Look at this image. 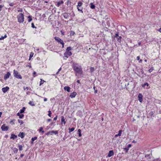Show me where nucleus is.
Returning <instances> with one entry per match:
<instances>
[{"label":"nucleus","instance_id":"69168bd1","mask_svg":"<svg viewBox=\"0 0 161 161\" xmlns=\"http://www.w3.org/2000/svg\"><path fill=\"white\" fill-rule=\"evenodd\" d=\"M32 57V55H31V54L30 55V58H31V57Z\"/></svg>","mask_w":161,"mask_h":161},{"label":"nucleus","instance_id":"a19ab883","mask_svg":"<svg viewBox=\"0 0 161 161\" xmlns=\"http://www.w3.org/2000/svg\"><path fill=\"white\" fill-rule=\"evenodd\" d=\"M18 12H22L23 10L21 8H19L18 10H17Z\"/></svg>","mask_w":161,"mask_h":161},{"label":"nucleus","instance_id":"cd10ccee","mask_svg":"<svg viewBox=\"0 0 161 161\" xmlns=\"http://www.w3.org/2000/svg\"><path fill=\"white\" fill-rule=\"evenodd\" d=\"M94 71V67H91L90 68V72L91 73L93 72Z\"/></svg>","mask_w":161,"mask_h":161},{"label":"nucleus","instance_id":"9d476101","mask_svg":"<svg viewBox=\"0 0 161 161\" xmlns=\"http://www.w3.org/2000/svg\"><path fill=\"white\" fill-rule=\"evenodd\" d=\"M114 155V153L113 151V150H111L108 153V156L110 157Z\"/></svg>","mask_w":161,"mask_h":161},{"label":"nucleus","instance_id":"b1692460","mask_svg":"<svg viewBox=\"0 0 161 161\" xmlns=\"http://www.w3.org/2000/svg\"><path fill=\"white\" fill-rule=\"evenodd\" d=\"M29 104L32 106H35V104L32 101H30L29 102Z\"/></svg>","mask_w":161,"mask_h":161},{"label":"nucleus","instance_id":"13d9d810","mask_svg":"<svg viewBox=\"0 0 161 161\" xmlns=\"http://www.w3.org/2000/svg\"><path fill=\"white\" fill-rule=\"evenodd\" d=\"M118 136H119V134H116V135H115V137H118Z\"/></svg>","mask_w":161,"mask_h":161},{"label":"nucleus","instance_id":"393cba45","mask_svg":"<svg viewBox=\"0 0 161 161\" xmlns=\"http://www.w3.org/2000/svg\"><path fill=\"white\" fill-rule=\"evenodd\" d=\"M74 129H75L73 127H72L71 128H69V132L70 133V132H71L72 131H74Z\"/></svg>","mask_w":161,"mask_h":161},{"label":"nucleus","instance_id":"0e129e2a","mask_svg":"<svg viewBox=\"0 0 161 161\" xmlns=\"http://www.w3.org/2000/svg\"><path fill=\"white\" fill-rule=\"evenodd\" d=\"M24 156V155L23 154H21L20 155V157H23V156Z\"/></svg>","mask_w":161,"mask_h":161},{"label":"nucleus","instance_id":"473e14b6","mask_svg":"<svg viewBox=\"0 0 161 161\" xmlns=\"http://www.w3.org/2000/svg\"><path fill=\"white\" fill-rule=\"evenodd\" d=\"M7 37V36L6 35H5L4 36H1L0 38V40H3V39L4 38H6Z\"/></svg>","mask_w":161,"mask_h":161},{"label":"nucleus","instance_id":"c85d7f7f","mask_svg":"<svg viewBox=\"0 0 161 161\" xmlns=\"http://www.w3.org/2000/svg\"><path fill=\"white\" fill-rule=\"evenodd\" d=\"M18 147H19V149L20 151H22L23 150V149H22L23 147L21 145H19Z\"/></svg>","mask_w":161,"mask_h":161},{"label":"nucleus","instance_id":"864d4df0","mask_svg":"<svg viewBox=\"0 0 161 161\" xmlns=\"http://www.w3.org/2000/svg\"><path fill=\"white\" fill-rule=\"evenodd\" d=\"M46 135L47 136L50 135V131L48 132L47 134H46Z\"/></svg>","mask_w":161,"mask_h":161},{"label":"nucleus","instance_id":"f8f14e48","mask_svg":"<svg viewBox=\"0 0 161 161\" xmlns=\"http://www.w3.org/2000/svg\"><path fill=\"white\" fill-rule=\"evenodd\" d=\"M24 135H25V134L23 132H20L19 133V134L18 135V136L19 137H20L22 138H23L24 137Z\"/></svg>","mask_w":161,"mask_h":161},{"label":"nucleus","instance_id":"f03ea898","mask_svg":"<svg viewBox=\"0 0 161 161\" xmlns=\"http://www.w3.org/2000/svg\"><path fill=\"white\" fill-rule=\"evenodd\" d=\"M14 76L18 79H21V76L19 73L18 72L15 70H14Z\"/></svg>","mask_w":161,"mask_h":161},{"label":"nucleus","instance_id":"2f4dec72","mask_svg":"<svg viewBox=\"0 0 161 161\" xmlns=\"http://www.w3.org/2000/svg\"><path fill=\"white\" fill-rule=\"evenodd\" d=\"M52 132L53 133V134H57L58 133V131L56 130V131H54L52 130Z\"/></svg>","mask_w":161,"mask_h":161},{"label":"nucleus","instance_id":"052dcab7","mask_svg":"<svg viewBox=\"0 0 161 161\" xmlns=\"http://www.w3.org/2000/svg\"><path fill=\"white\" fill-rule=\"evenodd\" d=\"M44 101H47V98H44Z\"/></svg>","mask_w":161,"mask_h":161},{"label":"nucleus","instance_id":"4468645a","mask_svg":"<svg viewBox=\"0 0 161 161\" xmlns=\"http://www.w3.org/2000/svg\"><path fill=\"white\" fill-rule=\"evenodd\" d=\"M70 87L69 86H66L64 88V90H66L68 92H70Z\"/></svg>","mask_w":161,"mask_h":161},{"label":"nucleus","instance_id":"c756f323","mask_svg":"<svg viewBox=\"0 0 161 161\" xmlns=\"http://www.w3.org/2000/svg\"><path fill=\"white\" fill-rule=\"evenodd\" d=\"M149 85L148 83L147 82L145 83L143 85H142V86L143 87H145V86H148Z\"/></svg>","mask_w":161,"mask_h":161},{"label":"nucleus","instance_id":"aec40b11","mask_svg":"<svg viewBox=\"0 0 161 161\" xmlns=\"http://www.w3.org/2000/svg\"><path fill=\"white\" fill-rule=\"evenodd\" d=\"M17 115L19 116V118L20 119H22L24 116V115L23 114H20L19 113H18Z\"/></svg>","mask_w":161,"mask_h":161},{"label":"nucleus","instance_id":"c9c22d12","mask_svg":"<svg viewBox=\"0 0 161 161\" xmlns=\"http://www.w3.org/2000/svg\"><path fill=\"white\" fill-rule=\"evenodd\" d=\"M153 70V67H151V68H150V69H149V70H148V71L150 73H151V72H152Z\"/></svg>","mask_w":161,"mask_h":161},{"label":"nucleus","instance_id":"774afa93","mask_svg":"<svg viewBox=\"0 0 161 161\" xmlns=\"http://www.w3.org/2000/svg\"><path fill=\"white\" fill-rule=\"evenodd\" d=\"M77 82L78 83H80V80H78L77 81Z\"/></svg>","mask_w":161,"mask_h":161},{"label":"nucleus","instance_id":"5fc2aeb1","mask_svg":"<svg viewBox=\"0 0 161 161\" xmlns=\"http://www.w3.org/2000/svg\"><path fill=\"white\" fill-rule=\"evenodd\" d=\"M136 59L137 60H139L140 59V57L139 56H137L136 58Z\"/></svg>","mask_w":161,"mask_h":161},{"label":"nucleus","instance_id":"72a5a7b5","mask_svg":"<svg viewBox=\"0 0 161 161\" xmlns=\"http://www.w3.org/2000/svg\"><path fill=\"white\" fill-rule=\"evenodd\" d=\"M75 34V32L74 31H71L70 32V36H74Z\"/></svg>","mask_w":161,"mask_h":161},{"label":"nucleus","instance_id":"4c0bfd02","mask_svg":"<svg viewBox=\"0 0 161 161\" xmlns=\"http://www.w3.org/2000/svg\"><path fill=\"white\" fill-rule=\"evenodd\" d=\"M124 149L125 150V151L126 153H127L128 152V151L129 150V148H124Z\"/></svg>","mask_w":161,"mask_h":161},{"label":"nucleus","instance_id":"338daca9","mask_svg":"<svg viewBox=\"0 0 161 161\" xmlns=\"http://www.w3.org/2000/svg\"><path fill=\"white\" fill-rule=\"evenodd\" d=\"M50 135H52L53 134V133L52 132V131H50Z\"/></svg>","mask_w":161,"mask_h":161},{"label":"nucleus","instance_id":"4be33fe9","mask_svg":"<svg viewBox=\"0 0 161 161\" xmlns=\"http://www.w3.org/2000/svg\"><path fill=\"white\" fill-rule=\"evenodd\" d=\"M37 139V137L36 136H35L34 137H33L31 139V143H33V142L35 140H36Z\"/></svg>","mask_w":161,"mask_h":161},{"label":"nucleus","instance_id":"49530a36","mask_svg":"<svg viewBox=\"0 0 161 161\" xmlns=\"http://www.w3.org/2000/svg\"><path fill=\"white\" fill-rule=\"evenodd\" d=\"M61 44L62 45V47L63 48L64 45V43L63 42V41L62 42H61Z\"/></svg>","mask_w":161,"mask_h":161},{"label":"nucleus","instance_id":"a211bd4d","mask_svg":"<svg viewBox=\"0 0 161 161\" xmlns=\"http://www.w3.org/2000/svg\"><path fill=\"white\" fill-rule=\"evenodd\" d=\"M17 137V136L15 135L12 134L10 137L11 139H14L16 138Z\"/></svg>","mask_w":161,"mask_h":161},{"label":"nucleus","instance_id":"ea45409f","mask_svg":"<svg viewBox=\"0 0 161 161\" xmlns=\"http://www.w3.org/2000/svg\"><path fill=\"white\" fill-rule=\"evenodd\" d=\"M31 27L33 28H36V27H35L34 26V24L33 23H32L31 24Z\"/></svg>","mask_w":161,"mask_h":161},{"label":"nucleus","instance_id":"58836bf2","mask_svg":"<svg viewBox=\"0 0 161 161\" xmlns=\"http://www.w3.org/2000/svg\"><path fill=\"white\" fill-rule=\"evenodd\" d=\"M121 132H122V130H119V133L118 134H119V135L120 136L121 135Z\"/></svg>","mask_w":161,"mask_h":161},{"label":"nucleus","instance_id":"4d7b16f0","mask_svg":"<svg viewBox=\"0 0 161 161\" xmlns=\"http://www.w3.org/2000/svg\"><path fill=\"white\" fill-rule=\"evenodd\" d=\"M51 119H48L47 120V122H50V121H51Z\"/></svg>","mask_w":161,"mask_h":161},{"label":"nucleus","instance_id":"bb28decb","mask_svg":"<svg viewBox=\"0 0 161 161\" xmlns=\"http://www.w3.org/2000/svg\"><path fill=\"white\" fill-rule=\"evenodd\" d=\"M61 122H64V124L65 125L66 122L65 121V119H64V117L63 116L62 117V119H61Z\"/></svg>","mask_w":161,"mask_h":161},{"label":"nucleus","instance_id":"603ef678","mask_svg":"<svg viewBox=\"0 0 161 161\" xmlns=\"http://www.w3.org/2000/svg\"><path fill=\"white\" fill-rule=\"evenodd\" d=\"M121 36H119V38H118V41L119 42V41H119V40H120V41L121 40V39H121Z\"/></svg>","mask_w":161,"mask_h":161},{"label":"nucleus","instance_id":"de8ad7c7","mask_svg":"<svg viewBox=\"0 0 161 161\" xmlns=\"http://www.w3.org/2000/svg\"><path fill=\"white\" fill-rule=\"evenodd\" d=\"M57 116H56L55 118H54L53 120H56L57 119Z\"/></svg>","mask_w":161,"mask_h":161},{"label":"nucleus","instance_id":"37998d69","mask_svg":"<svg viewBox=\"0 0 161 161\" xmlns=\"http://www.w3.org/2000/svg\"><path fill=\"white\" fill-rule=\"evenodd\" d=\"M28 18H29L28 20H32V19L31 17L30 16H29L28 17Z\"/></svg>","mask_w":161,"mask_h":161},{"label":"nucleus","instance_id":"3c124183","mask_svg":"<svg viewBox=\"0 0 161 161\" xmlns=\"http://www.w3.org/2000/svg\"><path fill=\"white\" fill-rule=\"evenodd\" d=\"M14 4L13 3H11L9 4V5L10 6H13Z\"/></svg>","mask_w":161,"mask_h":161},{"label":"nucleus","instance_id":"423d86ee","mask_svg":"<svg viewBox=\"0 0 161 161\" xmlns=\"http://www.w3.org/2000/svg\"><path fill=\"white\" fill-rule=\"evenodd\" d=\"M11 74L9 72H7V74H6L4 76V79L5 80H7V79L9 78Z\"/></svg>","mask_w":161,"mask_h":161},{"label":"nucleus","instance_id":"8fccbe9b","mask_svg":"<svg viewBox=\"0 0 161 161\" xmlns=\"http://www.w3.org/2000/svg\"><path fill=\"white\" fill-rule=\"evenodd\" d=\"M157 31H158L161 33V27L159 29H158Z\"/></svg>","mask_w":161,"mask_h":161},{"label":"nucleus","instance_id":"c03bdc74","mask_svg":"<svg viewBox=\"0 0 161 161\" xmlns=\"http://www.w3.org/2000/svg\"><path fill=\"white\" fill-rule=\"evenodd\" d=\"M67 4H68L69 3L70 4L71 2L69 0H68L67 1Z\"/></svg>","mask_w":161,"mask_h":161},{"label":"nucleus","instance_id":"e2e57ef3","mask_svg":"<svg viewBox=\"0 0 161 161\" xmlns=\"http://www.w3.org/2000/svg\"><path fill=\"white\" fill-rule=\"evenodd\" d=\"M79 136L80 137L81 136V133H79Z\"/></svg>","mask_w":161,"mask_h":161},{"label":"nucleus","instance_id":"412c9836","mask_svg":"<svg viewBox=\"0 0 161 161\" xmlns=\"http://www.w3.org/2000/svg\"><path fill=\"white\" fill-rule=\"evenodd\" d=\"M25 109V107L23 108L22 109L20 110V113H22L24 112Z\"/></svg>","mask_w":161,"mask_h":161},{"label":"nucleus","instance_id":"9b49d317","mask_svg":"<svg viewBox=\"0 0 161 161\" xmlns=\"http://www.w3.org/2000/svg\"><path fill=\"white\" fill-rule=\"evenodd\" d=\"M76 95V93L75 92H73L70 95V97L71 98H74L75 97Z\"/></svg>","mask_w":161,"mask_h":161},{"label":"nucleus","instance_id":"20e7f679","mask_svg":"<svg viewBox=\"0 0 161 161\" xmlns=\"http://www.w3.org/2000/svg\"><path fill=\"white\" fill-rule=\"evenodd\" d=\"M72 54V53L71 52H66L64 54V57L66 58H68L69 56H71Z\"/></svg>","mask_w":161,"mask_h":161},{"label":"nucleus","instance_id":"5701e85b","mask_svg":"<svg viewBox=\"0 0 161 161\" xmlns=\"http://www.w3.org/2000/svg\"><path fill=\"white\" fill-rule=\"evenodd\" d=\"M71 49L72 48L71 47H68L67 48L66 52H70V51H69L71 50Z\"/></svg>","mask_w":161,"mask_h":161},{"label":"nucleus","instance_id":"1a4fd4ad","mask_svg":"<svg viewBox=\"0 0 161 161\" xmlns=\"http://www.w3.org/2000/svg\"><path fill=\"white\" fill-rule=\"evenodd\" d=\"M9 89V87L6 86L5 87H3L2 88V90L4 93L7 92Z\"/></svg>","mask_w":161,"mask_h":161},{"label":"nucleus","instance_id":"680f3d73","mask_svg":"<svg viewBox=\"0 0 161 161\" xmlns=\"http://www.w3.org/2000/svg\"><path fill=\"white\" fill-rule=\"evenodd\" d=\"M78 132L79 133H80V132H81V130L80 129H79L78 130Z\"/></svg>","mask_w":161,"mask_h":161},{"label":"nucleus","instance_id":"e433bc0d","mask_svg":"<svg viewBox=\"0 0 161 161\" xmlns=\"http://www.w3.org/2000/svg\"><path fill=\"white\" fill-rule=\"evenodd\" d=\"M48 115L50 117H51V114H52V113H51V111L50 110H49L48 111Z\"/></svg>","mask_w":161,"mask_h":161},{"label":"nucleus","instance_id":"7c9ffc66","mask_svg":"<svg viewBox=\"0 0 161 161\" xmlns=\"http://www.w3.org/2000/svg\"><path fill=\"white\" fill-rule=\"evenodd\" d=\"M18 121L19 123H20V125H21L23 124V122L22 120L18 119Z\"/></svg>","mask_w":161,"mask_h":161},{"label":"nucleus","instance_id":"a18cd8bd","mask_svg":"<svg viewBox=\"0 0 161 161\" xmlns=\"http://www.w3.org/2000/svg\"><path fill=\"white\" fill-rule=\"evenodd\" d=\"M61 70V68H60L59 69H58V71L57 72V74H58L59 72V71H60Z\"/></svg>","mask_w":161,"mask_h":161},{"label":"nucleus","instance_id":"f257e3e1","mask_svg":"<svg viewBox=\"0 0 161 161\" xmlns=\"http://www.w3.org/2000/svg\"><path fill=\"white\" fill-rule=\"evenodd\" d=\"M73 68L77 73L81 74L82 69L81 67L77 64L73 63Z\"/></svg>","mask_w":161,"mask_h":161},{"label":"nucleus","instance_id":"dca6fc26","mask_svg":"<svg viewBox=\"0 0 161 161\" xmlns=\"http://www.w3.org/2000/svg\"><path fill=\"white\" fill-rule=\"evenodd\" d=\"M83 4V3L81 2H79L78 3V4L77 5V8H79V7H81L82 5Z\"/></svg>","mask_w":161,"mask_h":161},{"label":"nucleus","instance_id":"f704fd0d","mask_svg":"<svg viewBox=\"0 0 161 161\" xmlns=\"http://www.w3.org/2000/svg\"><path fill=\"white\" fill-rule=\"evenodd\" d=\"M41 81H40V86H41L42 84H43V83L44 82V81L43 80H42V79H41Z\"/></svg>","mask_w":161,"mask_h":161},{"label":"nucleus","instance_id":"09e8293b","mask_svg":"<svg viewBox=\"0 0 161 161\" xmlns=\"http://www.w3.org/2000/svg\"><path fill=\"white\" fill-rule=\"evenodd\" d=\"M3 7V6L2 5H0V11H1Z\"/></svg>","mask_w":161,"mask_h":161},{"label":"nucleus","instance_id":"ddd939ff","mask_svg":"<svg viewBox=\"0 0 161 161\" xmlns=\"http://www.w3.org/2000/svg\"><path fill=\"white\" fill-rule=\"evenodd\" d=\"M63 3L64 1L63 0H61L59 2H57L56 5L58 7H59L60 4H62Z\"/></svg>","mask_w":161,"mask_h":161},{"label":"nucleus","instance_id":"0eeeda50","mask_svg":"<svg viewBox=\"0 0 161 161\" xmlns=\"http://www.w3.org/2000/svg\"><path fill=\"white\" fill-rule=\"evenodd\" d=\"M138 100L140 102H142V94L140 93L138 95Z\"/></svg>","mask_w":161,"mask_h":161},{"label":"nucleus","instance_id":"79ce46f5","mask_svg":"<svg viewBox=\"0 0 161 161\" xmlns=\"http://www.w3.org/2000/svg\"><path fill=\"white\" fill-rule=\"evenodd\" d=\"M104 19H108V16H107V15H106L105 16V18H103Z\"/></svg>","mask_w":161,"mask_h":161},{"label":"nucleus","instance_id":"a878e982","mask_svg":"<svg viewBox=\"0 0 161 161\" xmlns=\"http://www.w3.org/2000/svg\"><path fill=\"white\" fill-rule=\"evenodd\" d=\"M13 151L14 153H17L18 151V149L17 148H14L13 149Z\"/></svg>","mask_w":161,"mask_h":161},{"label":"nucleus","instance_id":"f3484780","mask_svg":"<svg viewBox=\"0 0 161 161\" xmlns=\"http://www.w3.org/2000/svg\"><path fill=\"white\" fill-rule=\"evenodd\" d=\"M90 8H91L92 9L95 8V6L94 4H93V3H90Z\"/></svg>","mask_w":161,"mask_h":161},{"label":"nucleus","instance_id":"2eb2a0df","mask_svg":"<svg viewBox=\"0 0 161 161\" xmlns=\"http://www.w3.org/2000/svg\"><path fill=\"white\" fill-rule=\"evenodd\" d=\"M77 9L78 10V11L80 12L81 13H83V12L82 10L83 9V8L82 7H79V8H77Z\"/></svg>","mask_w":161,"mask_h":161},{"label":"nucleus","instance_id":"6e6d98bb","mask_svg":"<svg viewBox=\"0 0 161 161\" xmlns=\"http://www.w3.org/2000/svg\"><path fill=\"white\" fill-rule=\"evenodd\" d=\"M61 33L63 35H64V32H63L62 31H61Z\"/></svg>","mask_w":161,"mask_h":161},{"label":"nucleus","instance_id":"7ed1b4c3","mask_svg":"<svg viewBox=\"0 0 161 161\" xmlns=\"http://www.w3.org/2000/svg\"><path fill=\"white\" fill-rule=\"evenodd\" d=\"M17 18L18 20H24V15L21 13H20L17 16Z\"/></svg>","mask_w":161,"mask_h":161},{"label":"nucleus","instance_id":"bf43d9fd","mask_svg":"<svg viewBox=\"0 0 161 161\" xmlns=\"http://www.w3.org/2000/svg\"><path fill=\"white\" fill-rule=\"evenodd\" d=\"M118 36V33H116L115 35V37H117Z\"/></svg>","mask_w":161,"mask_h":161},{"label":"nucleus","instance_id":"6ab92c4d","mask_svg":"<svg viewBox=\"0 0 161 161\" xmlns=\"http://www.w3.org/2000/svg\"><path fill=\"white\" fill-rule=\"evenodd\" d=\"M43 127H41L40 128V129L38 130L39 132H42V133H44V131L43 130Z\"/></svg>","mask_w":161,"mask_h":161},{"label":"nucleus","instance_id":"6e6552de","mask_svg":"<svg viewBox=\"0 0 161 161\" xmlns=\"http://www.w3.org/2000/svg\"><path fill=\"white\" fill-rule=\"evenodd\" d=\"M55 39L58 41V42H60L61 44V42H63V41L59 37L56 36L54 37Z\"/></svg>","mask_w":161,"mask_h":161},{"label":"nucleus","instance_id":"39448f33","mask_svg":"<svg viewBox=\"0 0 161 161\" xmlns=\"http://www.w3.org/2000/svg\"><path fill=\"white\" fill-rule=\"evenodd\" d=\"M1 129L2 130L6 131L8 130V126H5V125L4 124L2 126Z\"/></svg>","mask_w":161,"mask_h":161}]
</instances>
